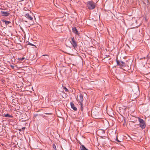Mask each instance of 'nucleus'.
I'll return each instance as SVG.
<instances>
[{
  "instance_id": "1",
  "label": "nucleus",
  "mask_w": 150,
  "mask_h": 150,
  "mask_svg": "<svg viewBox=\"0 0 150 150\" xmlns=\"http://www.w3.org/2000/svg\"><path fill=\"white\" fill-rule=\"evenodd\" d=\"M87 7L89 9H93L95 7V4L91 1H89L87 2Z\"/></svg>"
},
{
  "instance_id": "2",
  "label": "nucleus",
  "mask_w": 150,
  "mask_h": 150,
  "mask_svg": "<svg viewBox=\"0 0 150 150\" xmlns=\"http://www.w3.org/2000/svg\"><path fill=\"white\" fill-rule=\"evenodd\" d=\"M139 120V122L140 126L141 127L142 129H144L146 127V125L145 124L144 121L143 120L138 118Z\"/></svg>"
},
{
  "instance_id": "3",
  "label": "nucleus",
  "mask_w": 150,
  "mask_h": 150,
  "mask_svg": "<svg viewBox=\"0 0 150 150\" xmlns=\"http://www.w3.org/2000/svg\"><path fill=\"white\" fill-rule=\"evenodd\" d=\"M71 43L72 46L74 48H76L77 47V43L74 37L72 38L71 39Z\"/></svg>"
},
{
  "instance_id": "4",
  "label": "nucleus",
  "mask_w": 150,
  "mask_h": 150,
  "mask_svg": "<svg viewBox=\"0 0 150 150\" xmlns=\"http://www.w3.org/2000/svg\"><path fill=\"white\" fill-rule=\"evenodd\" d=\"M139 90H137L133 91V93L132 94V95L133 96L134 98H136L139 95Z\"/></svg>"
},
{
  "instance_id": "5",
  "label": "nucleus",
  "mask_w": 150,
  "mask_h": 150,
  "mask_svg": "<svg viewBox=\"0 0 150 150\" xmlns=\"http://www.w3.org/2000/svg\"><path fill=\"white\" fill-rule=\"evenodd\" d=\"M117 65H119L121 67H124L125 66V63L122 61L118 62L117 60Z\"/></svg>"
},
{
  "instance_id": "6",
  "label": "nucleus",
  "mask_w": 150,
  "mask_h": 150,
  "mask_svg": "<svg viewBox=\"0 0 150 150\" xmlns=\"http://www.w3.org/2000/svg\"><path fill=\"white\" fill-rule=\"evenodd\" d=\"M1 13L3 16H8L10 13L7 11H1Z\"/></svg>"
},
{
  "instance_id": "7",
  "label": "nucleus",
  "mask_w": 150,
  "mask_h": 150,
  "mask_svg": "<svg viewBox=\"0 0 150 150\" xmlns=\"http://www.w3.org/2000/svg\"><path fill=\"white\" fill-rule=\"evenodd\" d=\"M72 31L73 33H75L76 34H77L78 35H79V32L76 29V28L74 27L72 28Z\"/></svg>"
},
{
  "instance_id": "8",
  "label": "nucleus",
  "mask_w": 150,
  "mask_h": 150,
  "mask_svg": "<svg viewBox=\"0 0 150 150\" xmlns=\"http://www.w3.org/2000/svg\"><path fill=\"white\" fill-rule=\"evenodd\" d=\"M25 16L26 18H28L30 20H33V18L31 17V16H30L28 13L25 14Z\"/></svg>"
},
{
  "instance_id": "9",
  "label": "nucleus",
  "mask_w": 150,
  "mask_h": 150,
  "mask_svg": "<svg viewBox=\"0 0 150 150\" xmlns=\"http://www.w3.org/2000/svg\"><path fill=\"white\" fill-rule=\"evenodd\" d=\"M83 100V96L82 94L79 95V103H82Z\"/></svg>"
},
{
  "instance_id": "10",
  "label": "nucleus",
  "mask_w": 150,
  "mask_h": 150,
  "mask_svg": "<svg viewBox=\"0 0 150 150\" xmlns=\"http://www.w3.org/2000/svg\"><path fill=\"white\" fill-rule=\"evenodd\" d=\"M71 107L74 110L76 111L77 110V108H76L74 107V104L72 103H70Z\"/></svg>"
},
{
  "instance_id": "11",
  "label": "nucleus",
  "mask_w": 150,
  "mask_h": 150,
  "mask_svg": "<svg viewBox=\"0 0 150 150\" xmlns=\"http://www.w3.org/2000/svg\"><path fill=\"white\" fill-rule=\"evenodd\" d=\"M81 150H88L83 145H81Z\"/></svg>"
},
{
  "instance_id": "12",
  "label": "nucleus",
  "mask_w": 150,
  "mask_h": 150,
  "mask_svg": "<svg viewBox=\"0 0 150 150\" xmlns=\"http://www.w3.org/2000/svg\"><path fill=\"white\" fill-rule=\"evenodd\" d=\"M80 103V105H81V110H83V104L82 103Z\"/></svg>"
},
{
  "instance_id": "13",
  "label": "nucleus",
  "mask_w": 150,
  "mask_h": 150,
  "mask_svg": "<svg viewBox=\"0 0 150 150\" xmlns=\"http://www.w3.org/2000/svg\"><path fill=\"white\" fill-rule=\"evenodd\" d=\"M4 22L5 23V24L6 25H8L10 23V22L9 21H4Z\"/></svg>"
},
{
  "instance_id": "14",
  "label": "nucleus",
  "mask_w": 150,
  "mask_h": 150,
  "mask_svg": "<svg viewBox=\"0 0 150 150\" xmlns=\"http://www.w3.org/2000/svg\"><path fill=\"white\" fill-rule=\"evenodd\" d=\"M28 44L29 45H30L31 46H33L34 47H36V46L35 45H34L33 44H32V43H31L30 42H29L28 43Z\"/></svg>"
},
{
  "instance_id": "15",
  "label": "nucleus",
  "mask_w": 150,
  "mask_h": 150,
  "mask_svg": "<svg viewBox=\"0 0 150 150\" xmlns=\"http://www.w3.org/2000/svg\"><path fill=\"white\" fill-rule=\"evenodd\" d=\"M4 116L6 117H11V116L8 114L5 115Z\"/></svg>"
},
{
  "instance_id": "16",
  "label": "nucleus",
  "mask_w": 150,
  "mask_h": 150,
  "mask_svg": "<svg viewBox=\"0 0 150 150\" xmlns=\"http://www.w3.org/2000/svg\"><path fill=\"white\" fill-rule=\"evenodd\" d=\"M53 147L55 150L56 149V146L54 144H53Z\"/></svg>"
},
{
  "instance_id": "17",
  "label": "nucleus",
  "mask_w": 150,
  "mask_h": 150,
  "mask_svg": "<svg viewBox=\"0 0 150 150\" xmlns=\"http://www.w3.org/2000/svg\"><path fill=\"white\" fill-rule=\"evenodd\" d=\"M64 89H65V91H68V89L65 87H64Z\"/></svg>"
},
{
  "instance_id": "18",
  "label": "nucleus",
  "mask_w": 150,
  "mask_h": 150,
  "mask_svg": "<svg viewBox=\"0 0 150 150\" xmlns=\"http://www.w3.org/2000/svg\"><path fill=\"white\" fill-rule=\"evenodd\" d=\"M25 59L24 57H22L21 58H18V59H19L20 60H23V59Z\"/></svg>"
},
{
  "instance_id": "19",
  "label": "nucleus",
  "mask_w": 150,
  "mask_h": 150,
  "mask_svg": "<svg viewBox=\"0 0 150 150\" xmlns=\"http://www.w3.org/2000/svg\"><path fill=\"white\" fill-rule=\"evenodd\" d=\"M10 66L13 69L14 68V66H13V65H10Z\"/></svg>"
},
{
  "instance_id": "20",
  "label": "nucleus",
  "mask_w": 150,
  "mask_h": 150,
  "mask_svg": "<svg viewBox=\"0 0 150 150\" xmlns=\"http://www.w3.org/2000/svg\"><path fill=\"white\" fill-rule=\"evenodd\" d=\"M22 129H25V127H23L22 128Z\"/></svg>"
},
{
  "instance_id": "21",
  "label": "nucleus",
  "mask_w": 150,
  "mask_h": 150,
  "mask_svg": "<svg viewBox=\"0 0 150 150\" xmlns=\"http://www.w3.org/2000/svg\"><path fill=\"white\" fill-rule=\"evenodd\" d=\"M19 131H21V129H19Z\"/></svg>"
},
{
  "instance_id": "22",
  "label": "nucleus",
  "mask_w": 150,
  "mask_h": 150,
  "mask_svg": "<svg viewBox=\"0 0 150 150\" xmlns=\"http://www.w3.org/2000/svg\"><path fill=\"white\" fill-rule=\"evenodd\" d=\"M46 55H44V56Z\"/></svg>"
}]
</instances>
